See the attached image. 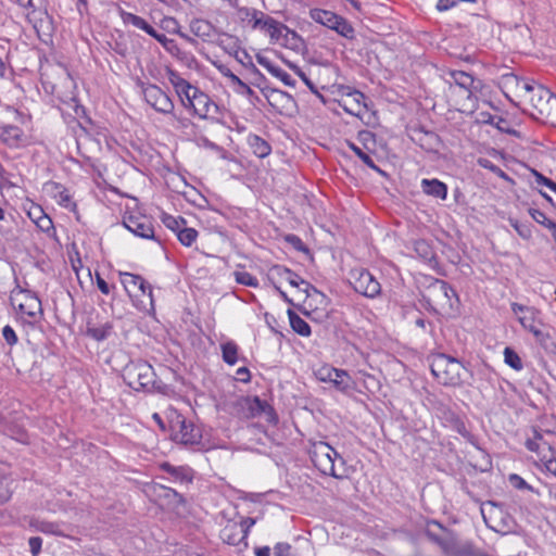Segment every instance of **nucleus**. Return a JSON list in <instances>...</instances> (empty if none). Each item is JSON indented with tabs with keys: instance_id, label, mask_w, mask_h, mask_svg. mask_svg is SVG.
<instances>
[{
	"instance_id": "14",
	"label": "nucleus",
	"mask_w": 556,
	"mask_h": 556,
	"mask_svg": "<svg viewBox=\"0 0 556 556\" xmlns=\"http://www.w3.org/2000/svg\"><path fill=\"white\" fill-rule=\"evenodd\" d=\"M191 98H193V102H191L189 110H192L193 114L198 115L200 118H206L212 110L216 112L217 105L200 89L194 90Z\"/></svg>"
},
{
	"instance_id": "55",
	"label": "nucleus",
	"mask_w": 556,
	"mask_h": 556,
	"mask_svg": "<svg viewBox=\"0 0 556 556\" xmlns=\"http://www.w3.org/2000/svg\"><path fill=\"white\" fill-rule=\"evenodd\" d=\"M542 87H543L542 85H535V84L525 81L521 79L519 89L523 90L526 92L528 99L530 100V97H532L534 94L535 88H542Z\"/></svg>"
},
{
	"instance_id": "4",
	"label": "nucleus",
	"mask_w": 556,
	"mask_h": 556,
	"mask_svg": "<svg viewBox=\"0 0 556 556\" xmlns=\"http://www.w3.org/2000/svg\"><path fill=\"white\" fill-rule=\"evenodd\" d=\"M168 421L170 438L174 442L184 445H195L201 442V429L178 412L172 410L168 415Z\"/></svg>"
},
{
	"instance_id": "39",
	"label": "nucleus",
	"mask_w": 556,
	"mask_h": 556,
	"mask_svg": "<svg viewBox=\"0 0 556 556\" xmlns=\"http://www.w3.org/2000/svg\"><path fill=\"white\" fill-rule=\"evenodd\" d=\"M163 224L174 232L178 233L182 226H186V220L182 217H174L168 214H163Z\"/></svg>"
},
{
	"instance_id": "18",
	"label": "nucleus",
	"mask_w": 556,
	"mask_h": 556,
	"mask_svg": "<svg viewBox=\"0 0 556 556\" xmlns=\"http://www.w3.org/2000/svg\"><path fill=\"white\" fill-rule=\"evenodd\" d=\"M256 61L260 65L265 67L273 76L279 78L287 86H294V80L291 76L279 66L275 65L266 56L257 54Z\"/></svg>"
},
{
	"instance_id": "43",
	"label": "nucleus",
	"mask_w": 556,
	"mask_h": 556,
	"mask_svg": "<svg viewBox=\"0 0 556 556\" xmlns=\"http://www.w3.org/2000/svg\"><path fill=\"white\" fill-rule=\"evenodd\" d=\"M261 11L251 8H240L239 15L242 22H248L250 26L254 23V18L260 15Z\"/></svg>"
},
{
	"instance_id": "53",
	"label": "nucleus",
	"mask_w": 556,
	"mask_h": 556,
	"mask_svg": "<svg viewBox=\"0 0 556 556\" xmlns=\"http://www.w3.org/2000/svg\"><path fill=\"white\" fill-rule=\"evenodd\" d=\"M533 175L535 177V181L536 184L539 185H543V186H546L547 188H549L552 191L553 189L556 187V182H554L552 179L543 176L541 173H539L538 170H533Z\"/></svg>"
},
{
	"instance_id": "26",
	"label": "nucleus",
	"mask_w": 556,
	"mask_h": 556,
	"mask_svg": "<svg viewBox=\"0 0 556 556\" xmlns=\"http://www.w3.org/2000/svg\"><path fill=\"white\" fill-rule=\"evenodd\" d=\"M118 13L124 24H131L136 28H139L146 31L147 34H149L150 30H152V26L141 16H138L130 12H126L123 9H119Z\"/></svg>"
},
{
	"instance_id": "5",
	"label": "nucleus",
	"mask_w": 556,
	"mask_h": 556,
	"mask_svg": "<svg viewBox=\"0 0 556 556\" xmlns=\"http://www.w3.org/2000/svg\"><path fill=\"white\" fill-rule=\"evenodd\" d=\"M311 459L314 466L324 475L331 476L337 479H342L344 475L338 473L336 470V458H342L337 451L328 443L319 441L312 445L309 451Z\"/></svg>"
},
{
	"instance_id": "17",
	"label": "nucleus",
	"mask_w": 556,
	"mask_h": 556,
	"mask_svg": "<svg viewBox=\"0 0 556 556\" xmlns=\"http://www.w3.org/2000/svg\"><path fill=\"white\" fill-rule=\"evenodd\" d=\"M446 75L448 76V78H446L448 83H454L458 87L463 88L467 91V98H471V89L473 87L475 79L470 74L463 71H448Z\"/></svg>"
},
{
	"instance_id": "10",
	"label": "nucleus",
	"mask_w": 556,
	"mask_h": 556,
	"mask_svg": "<svg viewBox=\"0 0 556 556\" xmlns=\"http://www.w3.org/2000/svg\"><path fill=\"white\" fill-rule=\"evenodd\" d=\"M251 28L260 29L266 33L273 41H278L282 37L283 31L290 34L293 38L296 37L295 31L290 30L285 24L278 22L262 11L260 15L254 18V23L252 24Z\"/></svg>"
},
{
	"instance_id": "36",
	"label": "nucleus",
	"mask_w": 556,
	"mask_h": 556,
	"mask_svg": "<svg viewBox=\"0 0 556 556\" xmlns=\"http://www.w3.org/2000/svg\"><path fill=\"white\" fill-rule=\"evenodd\" d=\"M504 361L509 367H511L515 370H521L523 368L521 358L511 348H505Z\"/></svg>"
},
{
	"instance_id": "40",
	"label": "nucleus",
	"mask_w": 556,
	"mask_h": 556,
	"mask_svg": "<svg viewBox=\"0 0 556 556\" xmlns=\"http://www.w3.org/2000/svg\"><path fill=\"white\" fill-rule=\"evenodd\" d=\"M529 214L536 223L543 225L544 227L551 230H556V223L549 220L542 211L536 208H529Z\"/></svg>"
},
{
	"instance_id": "63",
	"label": "nucleus",
	"mask_w": 556,
	"mask_h": 556,
	"mask_svg": "<svg viewBox=\"0 0 556 556\" xmlns=\"http://www.w3.org/2000/svg\"><path fill=\"white\" fill-rule=\"evenodd\" d=\"M288 241H289L290 243H292V245H293L296 250H299V251H304V250H306V248H305L304 243L302 242V240H301L298 236H295V235H290V236H288Z\"/></svg>"
},
{
	"instance_id": "49",
	"label": "nucleus",
	"mask_w": 556,
	"mask_h": 556,
	"mask_svg": "<svg viewBox=\"0 0 556 556\" xmlns=\"http://www.w3.org/2000/svg\"><path fill=\"white\" fill-rule=\"evenodd\" d=\"M2 336L9 345L12 346L17 343V336L11 326L7 325L3 327Z\"/></svg>"
},
{
	"instance_id": "25",
	"label": "nucleus",
	"mask_w": 556,
	"mask_h": 556,
	"mask_svg": "<svg viewBox=\"0 0 556 556\" xmlns=\"http://www.w3.org/2000/svg\"><path fill=\"white\" fill-rule=\"evenodd\" d=\"M309 16L314 22L333 29L334 24L340 15L323 9H312Z\"/></svg>"
},
{
	"instance_id": "51",
	"label": "nucleus",
	"mask_w": 556,
	"mask_h": 556,
	"mask_svg": "<svg viewBox=\"0 0 556 556\" xmlns=\"http://www.w3.org/2000/svg\"><path fill=\"white\" fill-rule=\"evenodd\" d=\"M148 35L153 37L164 48H168V45H174V39H169L164 34L157 33L153 27H152V30H150V33Z\"/></svg>"
},
{
	"instance_id": "64",
	"label": "nucleus",
	"mask_w": 556,
	"mask_h": 556,
	"mask_svg": "<svg viewBox=\"0 0 556 556\" xmlns=\"http://www.w3.org/2000/svg\"><path fill=\"white\" fill-rule=\"evenodd\" d=\"M286 64L303 80V83H305V79H308L305 73L298 65L290 61H286Z\"/></svg>"
},
{
	"instance_id": "44",
	"label": "nucleus",
	"mask_w": 556,
	"mask_h": 556,
	"mask_svg": "<svg viewBox=\"0 0 556 556\" xmlns=\"http://www.w3.org/2000/svg\"><path fill=\"white\" fill-rule=\"evenodd\" d=\"M520 83H521V78H519L517 75H515L513 73L505 74L501 78V84L503 85L504 88H513V87L519 88Z\"/></svg>"
},
{
	"instance_id": "20",
	"label": "nucleus",
	"mask_w": 556,
	"mask_h": 556,
	"mask_svg": "<svg viewBox=\"0 0 556 556\" xmlns=\"http://www.w3.org/2000/svg\"><path fill=\"white\" fill-rule=\"evenodd\" d=\"M29 527L35 531L52 534L56 536H66V534L61 530V525L59 522L47 521L38 518H33L29 521Z\"/></svg>"
},
{
	"instance_id": "27",
	"label": "nucleus",
	"mask_w": 556,
	"mask_h": 556,
	"mask_svg": "<svg viewBox=\"0 0 556 556\" xmlns=\"http://www.w3.org/2000/svg\"><path fill=\"white\" fill-rule=\"evenodd\" d=\"M288 317L290 321V326L293 329L294 332L302 337H308L311 336V327L309 325L301 318L296 313H294L292 309H288Z\"/></svg>"
},
{
	"instance_id": "41",
	"label": "nucleus",
	"mask_w": 556,
	"mask_h": 556,
	"mask_svg": "<svg viewBox=\"0 0 556 556\" xmlns=\"http://www.w3.org/2000/svg\"><path fill=\"white\" fill-rule=\"evenodd\" d=\"M233 276H235L236 281L240 285L253 287V288H256L258 286L257 278L248 271H235Z\"/></svg>"
},
{
	"instance_id": "13",
	"label": "nucleus",
	"mask_w": 556,
	"mask_h": 556,
	"mask_svg": "<svg viewBox=\"0 0 556 556\" xmlns=\"http://www.w3.org/2000/svg\"><path fill=\"white\" fill-rule=\"evenodd\" d=\"M123 223L136 236L143 239H155L154 227L149 217L130 215L125 217Z\"/></svg>"
},
{
	"instance_id": "1",
	"label": "nucleus",
	"mask_w": 556,
	"mask_h": 556,
	"mask_svg": "<svg viewBox=\"0 0 556 556\" xmlns=\"http://www.w3.org/2000/svg\"><path fill=\"white\" fill-rule=\"evenodd\" d=\"M4 110L8 118L12 119L15 124L0 122V142L14 150L28 147L30 144V136L20 125L27 124L30 116L10 105L5 106Z\"/></svg>"
},
{
	"instance_id": "19",
	"label": "nucleus",
	"mask_w": 556,
	"mask_h": 556,
	"mask_svg": "<svg viewBox=\"0 0 556 556\" xmlns=\"http://www.w3.org/2000/svg\"><path fill=\"white\" fill-rule=\"evenodd\" d=\"M160 468L167 472L174 480L180 482H191L193 479V471L186 466H173L169 463L161 464Z\"/></svg>"
},
{
	"instance_id": "61",
	"label": "nucleus",
	"mask_w": 556,
	"mask_h": 556,
	"mask_svg": "<svg viewBox=\"0 0 556 556\" xmlns=\"http://www.w3.org/2000/svg\"><path fill=\"white\" fill-rule=\"evenodd\" d=\"M459 0H438L437 9L439 11H446L453 7H455Z\"/></svg>"
},
{
	"instance_id": "12",
	"label": "nucleus",
	"mask_w": 556,
	"mask_h": 556,
	"mask_svg": "<svg viewBox=\"0 0 556 556\" xmlns=\"http://www.w3.org/2000/svg\"><path fill=\"white\" fill-rule=\"evenodd\" d=\"M274 269L277 271L278 276L286 279L292 287L299 288L301 285H304L305 288L303 289V291L306 293L308 298H319V304L326 302V296L320 291H318L311 283L302 279L298 274H295L291 269L282 266H276Z\"/></svg>"
},
{
	"instance_id": "34",
	"label": "nucleus",
	"mask_w": 556,
	"mask_h": 556,
	"mask_svg": "<svg viewBox=\"0 0 556 556\" xmlns=\"http://www.w3.org/2000/svg\"><path fill=\"white\" fill-rule=\"evenodd\" d=\"M332 30H336L344 38L352 39L354 37L353 26L342 16L338 17Z\"/></svg>"
},
{
	"instance_id": "28",
	"label": "nucleus",
	"mask_w": 556,
	"mask_h": 556,
	"mask_svg": "<svg viewBox=\"0 0 556 556\" xmlns=\"http://www.w3.org/2000/svg\"><path fill=\"white\" fill-rule=\"evenodd\" d=\"M249 144H250L253 153L257 157H261V159L266 157L271 152L270 144L266 140L261 138L260 136H256V135L250 136Z\"/></svg>"
},
{
	"instance_id": "2",
	"label": "nucleus",
	"mask_w": 556,
	"mask_h": 556,
	"mask_svg": "<svg viewBox=\"0 0 556 556\" xmlns=\"http://www.w3.org/2000/svg\"><path fill=\"white\" fill-rule=\"evenodd\" d=\"M232 414L240 419L264 418L271 425L278 422L274 407L258 396H240L232 403Z\"/></svg>"
},
{
	"instance_id": "56",
	"label": "nucleus",
	"mask_w": 556,
	"mask_h": 556,
	"mask_svg": "<svg viewBox=\"0 0 556 556\" xmlns=\"http://www.w3.org/2000/svg\"><path fill=\"white\" fill-rule=\"evenodd\" d=\"M509 481L516 489H531V486L520 476L516 473L509 476Z\"/></svg>"
},
{
	"instance_id": "7",
	"label": "nucleus",
	"mask_w": 556,
	"mask_h": 556,
	"mask_svg": "<svg viewBox=\"0 0 556 556\" xmlns=\"http://www.w3.org/2000/svg\"><path fill=\"white\" fill-rule=\"evenodd\" d=\"M425 533L444 554L453 555L457 553L458 545L456 534L452 530L443 527L440 522L435 520L429 521Z\"/></svg>"
},
{
	"instance_id": "62",
	"label": "nucleus",
	"mask_w": 556,
	"mask_h": 556,
	"mask_svg": "<svg viewBox=\"0 0 556 556\" xmlns=\"http://www.w3.org/2000/svg\"><path fill=\"white\" fill-rule=\"evenodd\" d=\"M236 374H237V379L241 382L247 383L251 380V374L247 367H240Z\"/></svg>"
},
{
	"instance_id": "37",
	"label": "nucleus",
	"mask_w": 556,
	"mask_h": 556,
	"mask_svg": "<svg viewBox=\"0 0 556 556\" xmlns=\"http://www.w3.org/2000/svg\"><path fill=\"white\" fill-rule=\"evenodd\" d=\"M111 330L112 326L109 323H106L99 327L88 328L87 333L97 341H103L109 337Z\"/></svg>"
},
{
	"instance_id": "33",
	"label": "nucleus",
	"mask_w": 556,
	"mask_h": 556,
	"mask_svg": "<svg viewBox=\"0 0 556 556\" xmlns=\"http://www.w3.org/2000/svg\"><path fill=\"white\" fill-rule=\"evenodd\" d=\"M222 74L229 78L233 86L238 87V91L241 93L252 94L253 90L244 81H242L237 75H235L229 68H220Z\"/></svg>"
},
{
	"instance_id": "45",
	"label": "nucleus",
	"mask_w": 556,
	"mask_h": 556,
	"mask_svg": "<svg viewBox=\"0 0 556 556\" xmlns=\"http://www.w3.org/2000/svg\"><path fill=\"white\" fill-rule=\"evenodd\" d=\"M36 226L46 233L54 231L53 222L46 213L43 216H41V218H39V220L36 223Z\"/></svg>"
},
{
	"instance_id": "31",
	"label": "nucleus",
	"mask_w": 556,
	"mask_h": 556,
	"mask_svg": "<svg viewBox=\"0 0 556 556\" xmlns=\"http://www.w3.org/2000/svg\"><path fill=\"white\" fill-rule=\"evenodd\" d=\"M223 361L228 365H235L238 361V345L233 341L222 344Z\"/></svg>"
},
{
	"instance_id": "54",
	"label": "nucleus",
	"mask_w": 556,
	"mask_h": 556,
	"mask_svg": "<svg viewBox=\"0 0 556 556\" xmlns=\"http://www.w3.org/2000/svg\"><path fill=\"white\" fill-rule=\"evenodd\" d=\"M28 544L33 556H37L41 551L42 539L40 536H31L28 540Z\"/></svg>"
},
{
	"instance_id": "30",
	"label": "nucleus",
	"mask_w": 556,
	"mask_h": 556,
	"mask_svg": "<svg viewBox=\"0 0 556 556\" xmlns=\"http://www.w3.org/2000/svg\"><path fill=\"white\" fill-rule=\"evenodd\" d=\"M190 29L193 35L198 37H210L213 30V26L210 22L201 18H195L190 23Z\"/></svg>"
},
{
	"instance_id": "9",
	"label": "nucleus",
	"mask_w": 556,
	"mask_h": 556,
	"mask_svg": "<svg viewBox=\"0 0 556 556\" xmlns=\"http://www.w3.org/2000/svg\"><path fill=\"white\" fill-rule=\"evenodd\" d=\"M316 377L323 382H329L342 393H350L356 387L355 381L346 370L331 366H323L316 371Z\"/></svg>"
},
{
	"instance_id": "6",
	"label": "nucleus",
	"mask_w": 556,
	"mask_h": 556,
	"mask_svg": "<svg viewBox=\"0 0 556 556\" xmlns=\"http://www.w3.org/2000/svg\"><path fill=\"white\" fill-rule=\"evenodd\" d=\"M462 364L450 356L440 354L431 363V372L444 386H455L460 382Z\"/></svg>"
},
{
	"instance_id": "32",
	"label": "nucleus",
	"mask_w": 556,
	"mask_h": 556,
	"mask_svg": "<svg viewBox=\"0 0 556 556\" xmlns=\"http://www.w3.org/2000/svg\"><path fill=\"white\" fill-rule=\"evenodd\" d=\"M167 77L169 83L173 85V87L176 90V93H179L180 91H184L185 89L191 90L192 85L187 81L185 78H182L176 71L168 68L167 70Z\"/></svg>"
},
{
	"instance_id": "48",
	"label": "nucleus",
	"mask_w": 556,
	"mask_h": 556,
	"mask_svg": "<svg viewBox=\"0 0 556 556\" xmlns=\"http://www.w3.org/2000/svg\"><path fill=\"white\" fill-rule=\"evenodd\" d=\"M164 496L173 504H182L184 497L180 493L170 488H163Z\"/></svg>"
},
{
	"instance_id": "38",
	"label": "nucleus",
	"mask_w": 556,
	"mask_h": 556,
	"mask_svg": "<svg viewBox=\"0 0 556 556\" xmlns=\"http://www.w3.org/2000/svg\"><path fill=\"white\" fill-rule=\"evenodd\" d=\"M178 240L186 247H190L198 237V231L193 228H187L185 226L177 233Z\"/></svg>"
},
{
	"instance_id": "47",
	"label": "nucleus",
	"mask_w": 556,
	"mask_h": 556,
	"mask_svg": "<svg viewBox=\"0 0 556 556\" xmlns=\"http://www.w3.org/2000/svg\"><path fill=\"white\" fill-rule=\"evenodd\" d=\"M194 90H199V88L192 86L191 90L185 89L184 91L177 93L178 97L180 98L182 105L188 110L191 108V102H193V98L191 97Z\"/></svg>"
},
{
	"instance_id": "52",
	"label": "nucleus",
	"mask_w": 556,
	"mask_h": 556,
	"mask_svg": "<svg viewBox=\"0 0 556 556\" xmlns=\"http://www.w3.org/2000/svg\"><path fill=\"white\" fill-rule=\"evenodd\" d=\"M542 438L543 435L538 430H534V438L526 441V447L531 452H539L540 445L538 441L542 440Z\"/></svg>"
},
{
	"instance_id": "24",
	"label": "nucleus",
	"mask_w": 556,
	"mask_h": 556,
	"mask_svg": "<svg viewBox=\"0 0 556 556\" xmlns=\"http://www.w3.org/2000/svg\"><path fill=\"white\" fill-rule=\"evenodd\" d=\"M118 275L127 294L129 296H139L137 289L139 285L142 286V276L127 271H119Z\"/></svg>"
},
{
	"instance_id": "46",
	"label": "nucleus",
	"mask_w": 556,
	"mask_h": 556,
	"mask_svg": "<svg viewBox=\"0 0 556 556\" xmlns=\"http://www.w3.org/2000/svg\"><path fill=\"white\" fill-rule=\"evenodd\" d=\"M16 3L34 13L41 9L43 0H16Z\"/></svg>"
},
{
	"instance_id": "42",
	"label": "nucleus",
	"mask_w": 556,
	"mask_h": 556,
	"mask_svg": "<svg viewBox=\"0 0 556 556\" xmlns=\"http://www.w3.org/2000/svg\"><path fill=\"white\" fill-rule=\"evenodd\" d=\"M350 148L352 151L370 168H374L376 170H379V168L376 166L372 157L364 152L359 147H357L355 143H350Z\"/></svg>"
},
{
	"instance_id": "50",
	"label": "nucleus",
	"mask_w": 556,
	"mask_h": 556,
	"mask_svg": "<svg viewBox=\"0 0 556 556\" xmlns=\"http://www.w3.org/2000/svg\"><path fill=\"white\" fill-rule=\"evenodd\" d=\"M500 131L502 132H506V134H510V135H514V136H517L518 131L515 130V129H510L508 127V123L505 118L498 116L496 118V121L494 122L493 124Z\"/></svg>"
},
{
	"instance_id": "15",
	"label": "nucleus",
	"mask_w": 556,
	"mask_h": 556,
	"mask_svg": "<svg viewBox=\"0 0 556 556\" xmlns=\"http://www.w3.org/2000/svg\"><path fill=\"white\" fill-rule=\"evenodd\" d=\"M20 293L23 299L18 303V311L31 319H35L38 315L42 316L41 301L39 298L30 291H21Z\"/></svg>"
},
{
	"instance_id": "58",
	"label": "nucleus",
	"mask_w": 556,
	"mask_h": 556,
	"mask_svg": "<svg viewBox=\"0 0 556 556\" xmlns=\"http://www.w3.org/2000/svg\"><path fill=\"white\" fill-rule=\"evenodd\" d=\"M29 218L36 224L41 216L45 215L43 210L39 205H33L28 211Z\"/></svg>"
},
{
	"instance_id": "23",
	"label": "nucleus",
	"mask_w": 556,
	"mask_h": 556,
	"mask_svg": "<svg viewBox=\"0 0 556 556\" xmlns=\"http://www.w3.org/2000/svg\"><path fill=\"white\" fill-rule=\"evenodd\" d=\"M511 309L514 314L518 317L519 323L526 327L530 326L531 323H534L539 311L534 307L526 306L518 303L511 304Z\"/></svg>"
},
{
	"instance_id": "8",
	"label": "nucleus",
	"mask_w": 556,
	"mask_h": 556,
	"mask_svg": "<svg viewBox=\"0 0 556 556\" xmlns=\"http://www.w3.org/2000/svg\"><path fill=\"white\" fill-rule=\"evenodd\" d=\"M350 283L357 293L366 298L374 299L381 292L379 281L365 268L352 269L350 271Z\"/></svg>"
},
{
	"instance_id": "57",
	"label": "nucleus",
	"mask_w": 556,
	"mask_h": 556,
	"mask_svg": "<svg viewBox=\"0 0 556 556\" xmlns=\"http://www.w3.org/2000/svg\"><path fill=\"white\" fill-rule=\"evenodd\" d=\"M291 545L288 543H278L274 547V556H289Z\"/></svg>"
},
{
	"instance_id": "22",
	"label": "nucleus",
	"mask_w": 556,
	"mask_h": 556,
	"mask_svg": "<svg viewBox=\"0 0 556 556\" xmlns=\"http://www.w3.org/2000/svg\"><path fill=\"white\" fill-rule=\"evenodd\" d=\"M554 93L551 92L547 88H535L534 94L530 97V103L532 105V109L534 112L532 115L535 117V115H539L542 110L545 108V105L549 102V100L553 98Z\"/></svg>"
},
{
	"instance_id": "29",
	"label": "nucleus",
	"mask_w": 556,
	"mask_h": 556,
	"mask_svg": "<svg viewBox=\"0 0 556 556\" xmlns=\"http://www.w3.org/2000/svg\"><path fill=\"white\" fill-rule=\"evenodd\" d=\"M536 119H540L546 124L556 127V96L554 94L549 102L545 105L539 115H535Z\"/></svg>"
},
{
	"instance_id": "16",
	"label": "nucleus",
	"mask_w": 556,
	"mask_h": 556,
	"mask_svg": "<svg viewBox=\"0 0 556 556\" xmlns=\"http://www.w3.org/2000/svg\"><path fill=\"white\" fill-rule=\"evenodd\" d=\"M247 536L248 530H242V528L236 523L226 526L220 532L223 542L232 546H238L242 542L244 543V546H247Z\"/></svg>"
},
{
	"instance_id": "60",
	"label": "nucleus",
	"mask_w": 556,
	"mask_h": 556,
	"mask_svg": "<svg viewBox=\"0 0 556 556\" xmlns=\"http://www.w3.org/2000/svg\"><path fill=\"white\" fill-rule=\"evenodd\" d=\"M96 282L97 287L103 294H109L111 291V287L109 283L100 276V274H96Z\"/></svg>"
},
{
	"instance_id": "35",
	"label": "nucleus",
	"mask_w": 556,
	"mask_h": 556,
	"mask_svg": "<svg viewBox=\"0 0 556 556\" xmlns=\"http://www.w3.org/2000/svg\"><path fill=\"white\" fill-rule=\"evenodd\" d=\"M438 288H439L440 294H442V296L445 300V303H443L442 305L448 306L450 308H452L453 307L452 299L453 298L457 299L456 291L451 286H448L447 282H445L443 280L438 281Z\"/></svg>"
},
{
	"instance_id": "21",
	"label": "nucleus",
	"mask_w": 556,
	"mask_h": 556,
	"mask_svg": "<svg viewBox=\"0 0 556 556\" xmlns=\"http://www.w3.org/2000/svg\"><path fill=\"white\" fill-rule=\"evenodd\" d=\"M422 191L431 197L445 200L447 197V186L438 179H422Z\"/></svg>"
},
{
	"instance_id": "59",
	"label": "nucleus",
	"mask_w": 556,
	"mask_h": 556,
	"mask_svg": "<svg viewBox=\"0 0 556 556\" xmlns=\"http://www.w3.org/2000/svg\"><path fill=\"white\" fill-rule=\"evenodd\" d=\"M137 292L139 293V295H148L151 300V302L153 301V298H152V287L150 283H148L144 278L142 277V286L139 285L138 289H137Z\"/></svg>"
},
{
	"instance_id": "3",
	"label": "nucleus",
	"mask_w": 556,
	"mask_h": 556,
	"mask_svg": "<svg viewBox=\"0 0 556 556\" xmlns=\"http://www.w3.org/2000/svg\"><path fill=\"white\" fill-rule=\"evenodd\" d=\"M123 380L131 389L150 391L154 388L155 372L146 361H130L122 371Z\"/></svg>"
},
{
	"instance_id": "11",
	"label": "nucleus",
	"mask_w": 556,
	"mask_h": 556,
	"mask_svg": "<svg viewBox=\"0 0 556 556\" xmlns=\"http://www.w3.org/2000/svg\"><path fill=\"white\" fill-rule=\"evenodd\" d=\"M144 100L156 112L170 114L174 111V103L169 96L156 85H148L142 90Z\"/></svg>"
}]
</instances>
